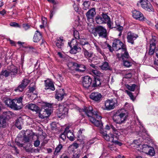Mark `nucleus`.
<instances>
[{"instance_id":"nucleus-15","label":"nucleus","mask_w":158,"mask_h":158,"mask_svg":"<svg viewBox=\"0 0 158 158\" xmlns=\"http://www.w3.org/2000/svg\"><path fill=\"white\" fill-rule=\"evenodd\" d=\"M92 82V79L90 77L85 76L83 77L82 85L84 87L88 88Z\"/></svg>"},{"instance_id":"nucleus-57","label":"nucleus","mask_w":158,"mask_h":158,"mask_svg":"<svg viewBox=\"0 0 158 158\" xmlns=\"http://www.w3.org/2000/svg\"><path fill=\"white\" fill-rule=\"evenodd\" d=\"M42 21L43 24L45 25H46L47 23V20L46 18L45 17H42Z\"/></svg>"},{"instance_id":"nucleus-38","label":"nucleus","mask_w":158,"mask_h":158,"mask_svg":"<svg viewBox=\"0 0 158 158\" xmlns=\"http://www.w3.org/2000/svg\"><path fill=\"white\" fill-rule=\"evenodd\" d=\"M136 85L135 84H133L131 85H126L127 88L130 90L133 91L135 88Z\"/></svg>"},{"instance_id":"nucleus-30","label":"nucleus","mask_w":158,"mask_h":158,"mask_svg":"<svg viewBox=\"0 0 158 158\" xmlns=\"http://www.w3.org/2000/svg\"><path fill=\"white\" fill-rule=\"evenodd\" d=\"M99 67L103 70H106L110 69L108 63L106 62H104L102 65L99 66Z\"/></svg>"},{"instance_id":"nucleus-56","label":"nucleus","mask_w":158,"mask_h":158,"mask_svg":"<svg viewBox=\"0 0 158 158\" xmlns=\"http://www.w3.org/2000/svg\"><path fill=\"white\" fill-rule=\"evenodd\" d=\"M40 141L39 140L37 139L34 142V145L35 147H38L40 145Z\"/></svg>"},{"instance_id":"nucleus-3","label":"nucleus","mask_w":158,"mask_h":158,"mask_svg":"<svg viewBox=\"0 0 158 158\" xmlns=\"http://www.w3.org/2000/svg\"><path fill=\"white\" fill-rule=\"evenodd\" d=\"M18 69L13 65H11L7 67V69L2 70L0 73V79L3 78L4 77H7L10 74L14 77L17 74Z\"/></svg>"},{"instance_id":"nucleus-20","label":"nucleus","mask_w":158,"mask_h":158,"mask_svg":"<svg viewBox=\"0 0 158 158\" xmlns=\"http://www.w3.org/2000/svg\"><path fill=\"white\" fill-rule=\"evenodd\" d=\"M69 127H67L64 130V133L66 134L67 137L71 141H73L74 140V136L73 133L69 130Z\"/></svg>"},{"instance_id":"nucleus-14","label":"nucleus","mask_w":158,"mask_h":158,"mask_svg":"<svg viewBox=\"0 0 158 158\" xmlns=\"http://www.w3.org/2000/svg\"><path fill=\"white\" fill-rule=\"evenodd\" d=\"M75 42V40H73L71 42L68 43V44L71 48L70 50V52L72 54H76L77 52H78L81 50V48L80 47H78L77 45L75 44V45L73 46L72 47V46L74 45L73 43Z\"/></svg>"},{"instance_id":"nucleus-53","label":"nucleus","mask_w":158,"mask_h":158,"mask_svg":"<svg viewBox=\"0 0 158 158\" xmlns=\"http://www.w3.org/2000/svg\"><path fill=\"white\" fill-rule=\"evenodd\" d=\"M15 100V102L16 103H18L19 104H20L22 103V102L23 100V98L22 97H20L17 99H14Z\"/></svg>"},{"instance_id":"nucleus-23","label":"nucleus","mask_w":158,"mask_h":158,"mask_svg":"<svg viewBox=\"0 0 158 158\" xmlns=\"http://www.w3.org/2000/svg\"><path fill=\"white\" fill-rule=\"evenodd\" d=\"M82 52L85 57L88 59L89 62H91V60L90 58L94 56L93 53L91 52H89L87 50L85 49L83 50Z\"/></svg>"},{"instance_id":"nucleus-50","label":"nucleus","mask_w":158,"mask_h":158,"mask_svg":"<svg viewBox=\"0 0 158 158\" xmlns=\"http://www.w3.org/2000/svg\"><path fill=\"white\" fill-rule=\"evenodd\" d=\"M95 139H94L92 140H90L89 141H88L86 143V146L89 147L90 145L93 143L94 142V140Z\"/></svg>"},{"instance_id":"nucleus-1","label":"nucleus","mask_w":158,"mask_h":158,"mask_svg":"<svg viewBox=\"0 0 158 158\" xmlns=\"http://www.w3.org/2000/svg\"><path fill=\"white\" fill-rule=\"evenodd\" d=\"M83 111L89 117L90 121L96 126L102 127V124L99 120L102 118L100 113L97 110H93V108L91 106L84 107Z\"/></svg>"},{"instance_id":"nucleus-7","label":"nucleus","mask_w":158,"mask_h":158,"mask_svg":"<svg viewBox=\"0 0 158 158\" xmlns=\"http://www.w3.org/2000/svg\"><path fill=\"white\" fill-rule=\"evenodd\" d=\"M141 7L149 12L153 11L154 9L150 2L148 0H141L139 1Z\"/></svg>"},{"instance_id":"nucleus-29","label":"nucleus","mask_w":158,"mask_h":158,"mask_svg":"<svg viewBox=\"0 0 158 158\" xmlns=\"http://www.w3.org/2000/svg\"><path fill=\"white\" fill-rule=\"evenodd\" d=\"M102 81L99 78H95L93 82L92 86L94 87L100 86Z\"/></svg>"},{"instance_id":"nucleus-37","label":"nucleus","mask_w":158,"mask_h":158,"mask_svg":"<svg viewBox=\"0 0 158 158\" xmlns=\"http://www.w3.org/2000/svg\"><path fill=\"white\" fill-rule=\"evenodd\" d=\"M45 111L44 112V113H45L46 114L48 115L46 116H41V114H39V117H40L41 118H44L45 117H46L49 116L51 114V109H49L48 108V109L45 108Z\"/></svg>"},{"instance_id":"nucleus-59","label":"nucleus","mask_w":158,"mask_h":158,"mask_svg":"<svg viewBox=\"0 0 158 158\" xmlns=\"http://www.w3.org/2000/svg\"><path fill=\"white\" fill-rule=\"evenodd\" d=\"M75 149L73 147L72 145H71L68 148V150L70 152H73Z\"/></svg>"},{"instance_id":"nucleus-31","label":"nucleus","mask_w":158,"mask_h":158,"mask_svg":"<svg viewBox=\"0 0 158 158\" xmlns=\"http://www.w3.org/2000/svg\"><path fill=\"white\" fill-rule=\"evenodd\" d=\"M104 139L107 141L112 142V141H113V139H114V138L113 134H110L104 137Z\"/></svg>"},{"instance_id":"nucleus-45","label":"nucleus","mask_w":158,"mask_h":158,"mask_svg":"<svg viewBox=\"0 0 158 158\" xmlns=\"http://www.w3.org/2000/svg\"><path fill=\"white\" fill-rule=\"evenodd\" d=\"M73 35L75 38L78 40L79 38V32L76 30L73 31Z\"/></svg>"},{"instance_id":"nucleus-10","label":"nucleus","mask_w":158,"mask_h":158,"mask_svg":"<svg viewBox=\"0 0 158 158\" xmlns=\"http://www.w3.org/2000/svg\"><path fill=\"white\" fill-rule=\"evenodd\" d=\"M132 16L136 19L141 21H146V19L145 18L143 14L139 11L135 10L132 12Z\"/></svg>"},{"instance_id":"nucleus-48","label":"nucleus","mask_w":158,"mask_h":158,"mask_svg":"<svg viewBox=\"0 0 158 158\" xmlns=\"http://www.w3.org/2000/svg\"><path fill=\"white\" fill-rule=\"evenodd\" d=\"M22 27L25 30H27L30 28V26L28 24L24 23L23 24Z\"/></svg>"},{"instance_id":"nucleus-46","label":"nucleus","mask_w":158,"mask_h":158,"mask_svg":"<svg viewBox=\"0 0 158 158\" xmlns=\"http://www.w3.org/2000/svg\"><path fill=\"white\" fill-rule=\"evenodd\" d=\"M19 119L17 120L15 123L16 126L19 129H22V127L21 124V122Z\"/></svg>"},{"instance_id":"nucleus-13","label":"nucleus","mask_w":158,"mask_h":158,"mask_svg":"<svg viewBox=\"0 0 158 158\" xmlns=\"http://www.w3.org/2000/svg\"><path fill=\"white\" fill-rule=\"evenodd\" d=\"M29 82V81L27 79H24L23 80L21 84L19 85L15 90V91L22 92Z\"/></svg>"},{"instance_id":"nucleus-5","label":"nucleus","mask_w":158,"mask_h":158,"mask_svg":"<svg viewBox=\"0 0 158 158\" xmlns=\"http://www.w3.org/2000/svg\"><path fill=\"white\" fill-rule=\"evenodd\" d=\"M126 47L125 44L120 40L116 39L114 40L112 47L113 51V50L116 51L121 50L122 51L123 49H125Z\"/></svg>"},{"instance_id":"nucleus-19","label":"nucleus","mask_w":158,"mask_h":158,"mask_svg":"<svg viewBox=\"0 0 158 158\" xmlns=\"http://www.w3.org/2000/svg\"><path fill=\"white\" fill-rule=\"evenodd\" d=\"M95 9L93 8L90 9L86 13V16L88 19H92L96 15Z\"/></svg>"},{"instance_id":"nucleus-64","label":"nucleus","mask_w":158,"mask_h":158,"mask_svg":"<svg viewBox=\"0 0 158 158\" xmlns=\"http://www.w3.org/2000/svg\"><path fill=\"white\" fill-rule=\"evenodd\" d=\"M114 129H112V131L113 132V133L116 134L117 135H119V132L114 127Z\"/></svg>"},{"instance_id":"nucleus-25","label":"nucleus","mask_w":158,"mask_h":158,"mask_svg":"<svg viewBox=\"0 0 158 158\" xmlns=\"http://www.w3.org/2000/svg\"><path fill=\"white\" fill-rule=\"evenodd\" d=\"M42 39L41 33L38 31H36L34 35L33 38V41L35 42H38Z\"/></svg>"},{"instance_id":"nucleus-39","label":"nucleus","mask_w":158,"mask_h":158,"mask_svg":"<svg viewBox=\"0 0 158 158\" xmlns=\"http://www.w3.org/2000/svg\"><path fill=\"white\" fill-rule=\"evenodd\" d=\"M90 3L89 1H85L84 2L83 5V9L85 10H86L89 8V6Z\"/></svg>"},{"instance_id":"nucleus-16","label":"nucleus","mask_w":158,"mask_h":158,"mask_svg":"<svg viewBox=\"0 0 158 158\" xmlns=\"http://www.w3.org/2000/svg\"><path fill=\"white\" fill-rule=\"evenodd\" d=\"M68 108L63 105H60L57 113L60 116L66 115L68 113Z\"/></svg>"},{"instance_id":"nucleus-63","label":"nucleus","mask_w":158,"mask_h":158,"mask_svg":"<svg viewBox=\"0 0 158 158\" xmlns=\"http://www.w3.org/2000/svg\"><path fill=\"white\" fill-rule=\"evenodd\" d=\"M10 25L11 26L17 27L19 26V24L13 22L10 23Z\"/></svg>"},{"instance_id":"nucleus-55","label":"nucleus","mask_w":158,"mask_h":158,"mask_svg":"<svg viewBox=\"0 0 158 158\" xmlns=\"http://www.w3.org/2000/svg\"><path fill=\"white\" fill-rule=\"evenodd\" d=\"M0 119H2V120H0V121H1L2 126H1L0 127H3L5 125V123H6V121L5 118H3L1 117Z\"/></svg>"},{"instance_id":"nucleus-9","label":"nucleus","mask_w":158,"mask_h":158,"mask_svg":"<svg viewBox=\"0 0 158 158\" xmlns=\"http://www.w3.org/2000/svg\"><path fill=\"white\" fill-rule=\"evenodd\" d=\"M116 104V102L114 100H107L105 103V110H112L115 107V106Z\"/></svg>"},{"instance_id":"nucleus-51","label":"nucleus","mask_w":158,"mask_h":158,"mask_svg":"<svg viewBox=\"0 0 158 158\" xmlns=\"http://www.w3.org/2000/svg\"><path fill=\"white\" fill-rule=\"evenodd\" d=\"M126 92L127 93V94L130 97L131 99L132 100H134V97L132 94V93L130 91L128 90H126Z\"/></svg>"},{"instance_id":"nucleus-12","label":"nucleus","mask_w":158,"mask_h":158,"mask_svg":"<svg viewBox=\"0 0 158 158\" xmlns=\"http://www.w3.org/2000/svg\"><path fill=\"white\" fill-rule=\"evenodd\" d=\"M102 97V94L98 92H92L89 95V98L97 102H100Z\"/></svg>"},{"instance_id":"nucleus-28","label":"nucleus","mask_w":158,"mask_h":158,"mask_svg":"<svg viewBox=\"0 0 158 158\" xmlns=\"http://www.w3.org/2000/svg\"><path fill=\"white\" fill-rule=\"evenodd\" d=\"M86 67L83 64H78V66L76 67L75 70L77 72L82 73L85 71Z\"/></svg>"},{"instance_id":"nucleus-42","label":"nucleus","mask_w":158,"mask_h":158,"mask_svg":"<svg viewBox=\"0 0 158 158\" xmlns=\"http://www.w3.org/2000/svg\"><path fill=\"white\" fill-rule=\"evenodd\" d=\"M91 72L93 74L98 76H101L102 74L99 71L97 70L92 69Z\"/></svg>"},{"instance_id":"nucleus-8","label":"nucleus","mask_w":158,"mask_h":158,"mask_svg":"<svg viewBox=\"0 0 158 158\" xmlns=\"http://www.w3.org/2000/svg\"><path fill=\"white\" fill-rule=\"evenodd\" d=\"M15 100L7 99L5 101L6 104L9 107L14 110H17L21 108V107L17 104Z\"/></svg>"},{"instance_id":"nucleus-32","label":"nucleus","mask_w":158,"mask_h":158,"mask_svg":"<svg viewBox=\"0 0 158 158\" xmlns=\"http://www.w3.org/2000/svg\"><path fill=\"white\" fill-rule=\"evenodd\" d=\"M63 44L64 40L62 39V37L60 38L59 39L57 40L56 43V45L58 48H61L63 46Z\"/></svg>"},{"instance_id":"nucleus-62","label":"nucleus","mask_w":158,"mask_h":158,"mask_svg":"<svg viewBox=\"0 0 158 158\" xmlns=\"http://www.w3.org/2000/svg\"><path fill=\"white\" fill-rule=\"evenodd\" d=\"M117 27V30L119 32H122L123 29V27L120 26L119 25H118Z\"/></svg>"},{"instance_id":"nucleus-61","label":"nucleus","mask_w":158,"mask_h":158,"mask_svg":"<svg viewBox=\"0 0 158 158\" xmlns=\"http://www.w3.org/2000/svg\"><path fill=\"white\" fill-rule=\"evenodd\" d=\"M112 142L114 143L115 144H118L119 146H121L122 145V143L118 141L117 140H114V139H113V141H112Z\"/></svg>"},{"instance_id":"nucleus-34","label":"nucleus","mask_w":158,"mask_h":158,"mask_svg":"<svg viewBox=\"0 0 158 158\" xmlns=\"http://www.w3.org/2000/svg\"><path fill=\"white\" fill-rule=\"evenodd\" d=\"M101 46L102 48L105 49L108 48L110 52H113V49L112 48V47L107 43H103L101 44Z\"/></svg>"},{"instance_id":"nucleus-24","label":"nucleus","mask_w":158,"mask_h":158,"mask_svg":"<svg viewBox=\"0 0 158 158\" xmlns=\"http://www.w3.org/2000/svg\"><path fill=\"white\" fill-rule=\"evenodd\" d=\"M65 95L64 93V90L63 89H60L59 92L57 93L55 95V98L59 101L62 100L64 97V96Z\"/></svg>"},{"instance_id":"nucleus-52","label":"nucleus","mask_w":158,"mask_h":158,"mask_svg":"<svg viewBox=\"0 0 158 158\" xmlns=\"http://www.w3.org/2000/svg\"><path fill=\"white\" fill-rule=\"evenodd\" d=\"M66 134L64 133H64L61 134L60 136V138L62 139L63 141L65 140L66 139Z\"/></svg>"},{"instance_id":"nucleus-2","label":"nucleus","mask_w":158,"mask_h":158,"mask_svg":"<svg viewBox=\"0 0 158 158\" xmlns=\"http://www.w3.org/2000/svg\"><path fill=\"white\" fill-rule=\"evenodd\" d=\"M128 116V114L126 111L121 109L117 111L114 114L112 118L115 123L121 124L125 122Z\"/></svg>"},{"instance_id":"nucleus-60","label":"nucleus","mask_w":158,"mask_h":158,"mask_svg":"<svg viewBox=\"0 0 158 158\" xmlns=\"http://www.w3.org/2000/svg\"><path fill=\"white\" fill-rule=\"evenodd\" d=\"M112 142L114 143L115 144H118L119 146H121L122 145V143L118 141L117 140H114V139H113V141H112Z\"/></svg>"},{"instance_id":"nucleus-22","label":"nucleus","mask_w":158,"mask_h":158,"mask_svg":"<svg viewBox=\"0 0 158 158\" xmlns=\"http://www.w3.org/2000/svg\"><path fill=\"white\" fill-rule=\"evenodd\" d=\"M106 14L102 13V17L100 16H97L95 18V21L97 23L102 24L105 23V19H104L105 16H107Z\"/></svg>"},{"instance_id":"nucleus-54","label":"nucleus","mask_w":158,"mask_h":158,"mask_svg":"<svg viewBox=\"0 0 158 158\" xmlns=\"http://www.w3.org/2000/svg\"><path fill=\"white\" fill-rule=\"evenodd\" d=\"M80 155V153L78 152L74 153L73 155V158H79Z\"/></svg>"},{"instance_id":"nucleus-36","label":"nucleus","mask_w":158,"mask_h":158,"mask_svg":"<svg viewBox=\"0 0 158 158\" xmlns=\"http://www.w3.org/2000/svg\"><path fill=\"white\" fill-rule=\"evenodd\" d=\"M75 42H79L82 46L88 42L87 39L85 38H79L77 40H75Z\"/></svg>"},{"instance_id":"nucleus-11","label":"nucleus","mask_w":158,"mask_h":158,"mask_svg":"<svg viewBox=\"0 0 158 158\" xmlns=\"http://www.w3.org/2000/svg\"><path fill=\"white\" fill-rule=\"evenodd\" d=\"M138 37L137 34L131 31H129L127 34V41L128 43L133 44H134V40H135Z\"/></svg>"},{"instance_id":"nucleus-58","label":"nucleus","mask_w":158,"mask_h":158,"mask_svg":"<svg viewBox=\"0 0 158 158\" xmlns=\"http://www.w3.org/2000/svg\"><path fill=\"white\" fill-rule=\"evenodd\" d=\"M11 112L8 111H6V112H4L3 113V114H4L6 115V116H5V118H7L8 116V117H9V114H11Z\"/></svg>"},{"instance_id":"nucleus-40","label":"nucleus","mask_w":158,"mask_h":158,"mask_svg":"<svg viewBox=\"0 0 158 158\" xmlns=\"http://www.w3.org/2000/svg\"><path fill=\"white\" fill-rule=\"evenodd\" d=\"M123 64L126 67H129L131 66V63L128 60H123Z\"/></svg>"},{"instance_id":"nucleus-17","label":"nucleus","mask_w":158,"mask_h":158,"mask_svg":"<svg viewBox=\"0 0 158 158\" xmlns=\"http://www.w3.org/2000/svg\"><path fill=\"white\" fill-rule=\"evenodd\" d=\"M45 89H50L52 91L55 89V88L53 82L50 79H48L44 81Z\"/></svg>"},{"instance_id":"nucleus-49","label":"nucleus","mask_w":158,"mask_h":158,"mask_svg":"<svg viewBox=\"0 0 158 158\" xmlns=\"http://www.w3.org/2000/svg\"><path fill=\"white\" fill-rule=\"evenodd\" d=\"M105 128L106 130H110V129H114V127L111 125H106L105 127Z\"/></svg>"},{"instance_id":"nucleus-47","label":"nucleus","mask_w":158,"mask_h":158,"mask_svg":"<svg viewBox=\"0 0 158 158\" xmlns=\"http://www.w3.org/2000/svg\"><path fill=\"white\" fill-rule=\"evenodd\" d=\"M83 50H84L85 49L87 50L89 49L90 48V45L89 43L88 42L82 45Z\"/></svg>"},{"instance_id":"nucleus-43","label":"nucleus","mask_w":158,"mask_h":158,"mask_svg":"<svg viewBox=\"0 0 158 158\" xmlns=\"http://www.w3.org/2000/svg\"><path fill=\"white\" fill-rule=\"evenodd\" d=\"M62 148V145L61 144H59L56 148L55 152L56 153H58L60 151Z\"/></svg>"},{"instance_id":"nucleus-35","label":"nucleus","mask_w":158,"mask_h":158,"mask_svg":"<svg viewBox=\"0 0 158 158\" xmlns=\"http://www.w3.org/2000/svg\"><path fill=\"white\" fill-rule=\"evenodd\" d=\"M104 19H105V23H107V25L109 28H111V22L110 21V18L107 16H105Z\"/></svg>"},{"instance_id":"nucleus-26","label":"nucleus","mask_w":158,"mask_h":158,"mask_svg":"<svg viewBox=\"0 0 158 158\" xmlns=\"http://www.w3.org/2000/svg\"><path fill=\"white\" fill-rule=\"evenodd\" d=\"M141 144L139 140H134L131 144V147L133 148L136 149L138 151V149L140 148Z\"/></svg>"},{"instance_id":"nucleus-18","label":"nucleus","mask_w":158,"mask_h":158,"mask_svg":"<svg viewBox=\"0 0 158 158\" xmlns=\"http://www.w3.org/2000/svg\"><path fill=\"white\" fill-rule=\"evenodd\" d=\"M122 52L121 54L117 53V56L119 58H122V59L123 60L125 59H128L129 57V55L128 52H127L126 47L125 48V49H123L121 51Z\"/></svg>"},{"instance_id":"nucleus-41","label":"nucleus","mask_w":158,"mask_h":158,"mask_svg":"<svg viewBox=\"0 0 158 158\" xmlns=\"http://www.w3.org/2000/svg\"><path fill=\"white\" fill-rule=\"evenodd\" d=\"M94 45L97 52L99 53L102 56H104V54L103 51H102L100 47L96 44H94Z\"/></svg>"},{"instance_id":"nucleus-21","label":"nucleus","mask_w":158,"mask_h":158,"mask_svg":"<svg viewBox=\"0 0 158 158\" xmlns=\"http://www.w3.org/2000/svg\"><path fill=\"white\" fill-rule=\"evenodd\" d=\"M26 107L28 109L36 113L39 112L40 111V108L35 104H29L27 105Z\"/></svg>"},{"instance_id":"nucleus-4","label":"nucleus","mask_w":158,"mask_h":158,"mask_svg":"<svg viewBox=\"0 0 158 158\" xmlns=\"http://www.w3.org/2000/svg\"><path fill=\"white\" fill-rule=\"evenodd\" d=\"M156 38L155 36H152V38L150 42V48L149 52V54L150 55H152L155 52L156 56L157 58V60L154 62V64L158 65V48H156V44L157 43L156 40Z\"/></svg>"},{"instance_id":"nucleus-6","label":"nucleus","mask_w":158,"mask_h":158,"mask_svg":"<svg viewBox=\"0 0 158 158\" xmlns=\"http://www.w3.org/2000/svg\"><path fill=\"white\" fill-rule=\"evenodd\" d=\"M95 32L94 33V34L96 36L97 33L99 36L103 38H106L107 36V32L106 29L102 26H98L95 28Z\"/></svg>"},{"instance_id":"nucleus-44","label":"nucleus","mask_w":158,"mask_h":158,"mask_svg":"<svg viewBox=\"0 0 158 158\" xmlns=\"http://www.w3.org/2000/svg\"><path fill=\"white\" fill-rule=\"evenodd\" d=\"M147 154L152 156H154L155 154L154 149L153 148L149 149Z\"/></svg>"},{"instance_id":"nucleus-33","label":"nucleus","mask_w":158,"mask_h":158,"mask_svg":"<svg viewBox=\"0 0 158 158\" xmlns=\"http://www.w3.org/2000/svg\"><path fill=\"white\" fill-rule=\"evenodd\" d=\"M67 65L69 69H75L76 66H78V64L72 62H69Z\"/></svg>"},{"instance_id":"nucleus-27","label":"nucleus","mask_w":158,"mask_h":158,"mask_svg":"<svg viewBox=\"0 0 158 158\" xmlns=\"http://www.w3.org/2000/svg\"><path fill=\"white\" fill-rule=\"evenodd\" d=\"M149 148V147L147 144H143L141 145L140 148L138 149V151L147 154Z\"/></svg>"}]
</instances>
